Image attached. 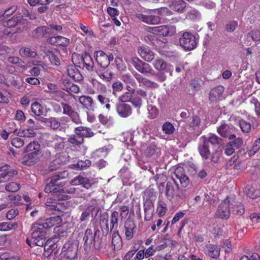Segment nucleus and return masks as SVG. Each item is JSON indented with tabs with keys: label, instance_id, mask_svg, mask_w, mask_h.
<instances>
[{
	"label": "nucleus",
	"instance_id": "13",
	"mask_svg": "<svg viewBox=\"0 0 260 260\" xmlns=\"http://www.w3.org/2000/svg\"><path fill=\"white\" fill-rule=\"evenodd\" d=\"M101 234V232L99 230L97 229L94 231V233L93 234L91 229H87L85 231L83 241H84V245L87 247H90L93 242L95 243L96 239H98Z\"/></svg>",
	"mask_w": 260,
	"mask_h": 260
},
{
	"label": "nucleus",
	"instance_id": "44",
	"mask_svg": "<svg viewBox=\"0 0 260 260\" xmlns=\"http://www.w3.org/2000/svg\"><path fill=\"white\" fill-rule=\"evenodd\" d=\"M60 203L56 202V199L52 200L51 198L47 199L45 204L48 210H58L59 209Z\"/></svg>",
	"mask_w": 260,
	"mask_h": 260
},
{
	"label": "nucleus",
	"instance_id": "62",
	"mask_svg": "<svg viewBox=\"0 0 260 260\" xmlns=\"http://www.w3.org/2000/svg\"><path fill=\"white\" fill-rule=\"evenodd\" d=\"M148 117L151 119H154L156 118L158 114V110L154 106L148 105Z\"/></svg>",
	"mask_w": 260,
	"mask_h": 260
},
{
	"label": "nucleus",
	"instance_id": "42",
	"mask_svg": "<svg viewBox=\"0 0 260 260\" xmlns=\"http://www.w3.org/2000/svg\"><path fill=\"white\" fill-rule=\"evenodd\" d=\"M128 91L124 92L122 95L119 97V101L122 102H127L132 100V93L134 92L135 89H133L129 85H126Z\"/></svg>",
	"mask_w": 260,
	"mask_h": 260
},
{
	"label": "nucleus",
	"instance_id": "30",
	"mask_svg": "<svg viewBox=\"0 0 260 260\" xmlns=\"http://www.w3.org/2000/svg\"><path fill=\"white\" fill-rule=\"evenodd\" d=\"M224 91V87L222 86H218L213 88L209 93V99L210 101L214 102L218 100Z\"/></svg>",
	"mask_w": 260,
	"mask_h": 260
},
{
	"label": "nucleus",
	"instance_id": "3",
	"mask_svg": "<svg viewBox=\"0 0 260 260\" xmlns=\"http://www.w3.org/2000/svg\"><path fill=\"white\" fill-rule=\"evenodd\" d=\"M175 178L178 179L182 187H186L189 183L188 177L185 175L183 168L181 167L176 168L174 171V176L172 177L173 181L167 183L165 190V196L170 201L175 198L178 197L181 199L185 197V194L179 190V187Z\"/></svg>",
	"mask_w": 260,
	"mask_h": 260
},
{
	"label": "nucleus",
	"instance_id": "4",
	"mask_svg": "<svg viewBox=\"0 0 260 260\" xmlns=\"http://www.w3.org/2000/svg\"><path fill=\"white\" fill-rule=\"evenodd\" d=\"M46 230L42 226L40 222L34 224L31 228V240L27 239L26 242L30 246H43L46 243Z\"/></svg>",
	"mask_w": 260,
	"mask_h": 260
},
{
	"label": "nucleus",
	"instance_id": "19",
	"mask_svg": "<svg viewBox=\"0 0 260 260\" xmlns=\"http://www.w3.org/2000/svg\"><path fill=\"white\" fill-rule=\"evenodd\" d=\"M65 139L57 135H52L48 138L49 145L54 147L55 149H61L65 146Z\"/></svg>",
	"mask_w": 260,
	"mask_h": 260
},
{
	"label": "nucleus",
	"instance_id": "53",
	"mask_svg": "<svg viewBox=\"0 0 260 260\" xmlns=\"http://www.w3.org/2000/svg\"><path fill=\"white\" fill-rule=\"evenodd\" d=\"M40 150V145L37 141H32L30 142L26 146L25 152H39Z\"/></svg>",
	"mask_w": 260,
	"mask_h": 260
},
{
	"label": "nucleus",
	"instance_id": "36",
	"mask_svg": "<svg viewBox=\"0 0 260 260\" xmlns=\"http://www.w3.org/2000/svg\"><path fill=\"white\" fill-rule=\"evenodd\" d=\"M122 239L118 232H114L112 236V246L114 250H119L122 247Z\"/></svg>",
	"mask_w": 260,
	"mask_h": 260
},
{
	"label": "nucleus",
	"instance_id": "48",
	"mask_svg": "<svg viewBox=\"0 0 260 260\" xmlns=\"http://www.w3.org/2000/svg\"><path fill=\"white\" fill-rule=\"evenodd\" d=\"M19 53L22 56L31 58H35L37 56V53L29 47H22Z\"/></svg>",
	"mask_w": 260,
	"mask_h": 260
},
{
	"label": "nucleus",
	"instance_id": "26",
	"mask_svg": "<svg viewBox=\"0 0 260 260\" xmlns=\"http://www.w3.org/2000/svg\"><path fill=\"white\" fill-rule=\"evenodd\" d=\"M78 101L88 109L93 110L95 106V104L93 99L89 96H80L78 98Z\"/></svg>",
	"mask_w": 260,
	"mask_h": 260
},
{
	"label": "nucleus",
	"instance_id": "18",
	"mask_svg": "<svg viewBox=\"0 0 260 260\" xmlns=\"http://www.w3.org/2000/svg\"><path fill=\"white\" fill-rule=\"evenodd\" d=\"M94 57L98 64L101 68H106L109 66L108 55L104 51L99 50L94 52Z\"/></svg>",
	"mask_w": 260,
	"mask_h": 260
},
{
	"label": "nucleus",
	"instance_id": "45",
	"mask_svg": "<svg viewBox=\"0 0 260 260\" xmlns=\"http://www.w3.org/2000/svg\"><path fill=\"white\" fill-rule=\"evenodd\" d=\"M43 121L45 122L47 125L49 126L53 129H57L60 126V122L55 118H44Z\"/></svg>",
	"mask_w": 260,
	"mask_h": 260
},
{
	"label": "nucleus",
	"instance_id": "15",
	"mask_svg": "<svg viewBox=\"0 0 260 260\" xmlns=\"http://www.w3.org/2000/svg\"><path fill=\"white\" fill-rule=\"evenodd\" d=\"M235 130V127L232 125L222 124L217 128V132L222 137L228 138L229 139H234L236 138V136L233 134Z\"/></svg>",
	"mask_w": 260,
	"mask_h": 260
},
{
	"label": "nucleus",
	"instance_id": "6",
	"mask_svg": "<svg viewBox=\"0 0 260 260\" xmlns=\"http://www.w3.org/2000/svg\"><path fill=\"white\" fill-rule=\"evenodd\" d=\"M69 175L67 171L58 172L53 175L51 178L50 182L45 187L44 191L46 193L53 192L56 193L58 191L56 190V186L59 187L64 185V183L59 181L61 179L67 178Z\"/></svg>",
	"mask_w": 260,
	"mask_h": 260
},
{
	"label": "nucleus",
	"instance_id": "31",
	"mask_svg": "<svg viewBox=\"0 0 260 260\" xmlns=\"http://www.w3.org/2000/svg\"><path fill=\"white\" fill-rule=\"evenodd\" d=\"M8 168L2 169V171H4V172L0 174V183L6 182L17 174L16 171L8 170Z\"/></svg>",
	"mask_w": 260,
	"mask_h": 260
},
{
	"label": "nucleus",
	"instance_id": "41",
	"mask_svg": "<svg viewBox=\"0 0 260 260\" xmlns=\"http://www.w3.org/2000/svg\"><path fill=\"white\" fill-rule=\"evenodd\" d=\"M190 125L194 129L197 128L204 129L205 127V125L201 121V118L197 115L192 117V120L190 123Z\"/></svg>",
	"mask_w": 260,
	"mask_h": 260
},
{
	"label": "nucleus",
	"instance_id": "51",
	"mask_svg": "<svg viewBox=\"0 0 260 260\" xmlns=\"http://www.w3.org/2000/svg\"><path fill=\"white\" fill-rule=\"evenodd\" d=\"M8 60L9 62L14 64L22 69H27L25 62L17 57H10Z\"/></svg>",
	"mask_w": 260,
	"mask_h": 260
},
{
	"label": "nucleus",
	"instance_id": "23",
	"mask_svg": "<svg viewBox=\"0 0 260 260\" xmlns=\"http://www.w3.org/2000/svg\"><path fill=\"white\" fill-rule=\"evenodd\" d=\"M117 111L121 117H127L132 113L131 106L127 104H120L117 106Z\"/></svg>",
	"mask_w": 260,
	"mask_h": 260
},
{
	"label": "nucleus",
	"instance_id": "22",
	"mask_svg": "<svg viewBox=\"0 0 260 260\" xmlns=\"http://www.w3.org/2000/svg\"><path fill=\"white\" fill-rule=\"evenodd\" d=\"M48 41L52 45L66 47L69 44L70 40L64 37L58 36L49 38Z\"/></svg>",
	"mask_w": 260,
	"mask_h": 260
},
{
	"label": "nucleus",
	"instance_id": "2",
	"mask_svg": "<svg viewBox=\"0 0 260 260\" xmlns=\"http://www.w3.org/2000/svg\"><path fill=\"white\" fill-rule=\"evenodd\" d=\"M0 23V55L10 52V49L2 44L5 36L14 33L9 30L12 27H16L17 31L23 30L27 28V21L21 16L13 17L7 21H1Z\"/></svg>",
	"mask_w": 260,
	"mask_h": 260
},
{
	"label": "nucleus",
	"instance_id": "38",
	"mask_svg": "<svg viewBox=\"0 0 260 260\" xmlns=\"http://www.w3.org/2000/svg\"><path fill=\"white\" fill-rule=\"evenodd\" d=\"M136 69L139 72L143 74H152L154 75V72L151 67V66L147 63H145L143 61L141 63L137 66Z\"/></svg>",
	"mask_w": 260,
	"mask_h": 260
},
{
	"label": "nucleus",
	"instance_id": "49",
	"mask_svg": "<svg viewBox=\"0 0 260 260\" xmlns=\"http://www.w3.org/2000/svg\"><path fill=\"white\" fill-rule=\"evenodd\" d=\"M96 99L101 105H104L106 108L108 110L110 109L111 105L109 104L110 100L106 96V94L100 93L97 96Z\"/></svg>",
	"mask_w": 260,
	"mask_h": 260
},
{
	"label": "nucleus",
	"instance_id": "10",
	"mask_svg": "<svg viewBox=\"0 0 260 260\" xmlns=\"http://www.w3.org/2000/svg\"><path fill=\"white\" fill-rule=\"evenodd\" d=\"M155 69L158 72L168 73L172 76L174 67L172 65L165 61L162 59L156 58L153 62Z\"/></svg>",
	"mask_w": 260,
	"mask_h": 260
},
{
	"label": "nucleus",
	"instance_id": "33",
	"mask_svg": "<svg viewBox=\"0 0 260 260\" xmlns=\"http://www.w3.org/2000/svg\"><path fill=\"white\" fill-rule=\"evenodd\" d=\"M24 157L23 163L26 165H31L36 164L38 160V152H29Z\"/></svg>",
	"mask_w": 260,
	"mask_h": 260
},
{
	"label": "nucleus",
	"instance_id": "12",
	"mask_svg": "<svg viewBox=\"0 0 260 260\" xmlns=\"http://www.w3.org/2000/svg\"><path fill=\"white\" fill-rule=\"evenodd\" d=\"M84 139L79 135H71L68 139V141L73 145V146L77 147L76 149L82 154H85L87 147L83 144Z\"/></svg>",
	"mask_w": 260,
	"mask_h": 260
},
{
	"label": "nucleus",
	"instance_id": "40",
	"mask_svg": "<svg viewBox=\"0 0 260 260\" xmlns=\"http://www.w3.org/2000/svg\"><path fill=\"white\" fill-rule=\"evenodd\" d=\"M200 12L194 8H190L187 11L186 18L192 21H197L201 18Z\"/></svg>",
	"mask_w": 260,
	"mask_h": 260
},
{
	"label": "nucleus",
	"instance_id": "39",
	"mask_svg": "<svg viewBox=\"0 0 260 260\" xmlns=\"http://www.w3.org/2000/svg\"><path fill=\"white\" fill-rule=\"evenodd\" d=\"M43 58L46 62H47L46 59H48L52 64L58 66L60 63L59 59L51 51H48L46 53V55L43 57Z\"/></svg>",
	"mask_w": 260,
	"mask_h": 260
},
{
	"label": "nucleus",
	"instance_id": "64",
	"mask_svg": "<svg viewBox=\"0 0 260 260\" xmlns=\"http://www.w3.org/2000/svg\"><path fill=\"white\" fill-rule=\"evenodd\" d=\"M162 129L166 134H171L174 133L175 130L173 124L169 122H165L163 124Z\"/></svg>",
	"mask_w": 260,
	"mask_h": 260
},
{
	"label": "nucleus",
	"instance_id": "1",
	"mask_svg": "<svg viewBox=\"0 0 260 260\" xmlns=\"http://www.w3.org/2000/svg\"><path fill=\"white\" fill-rule=\"evenodd\" d=\"M221 141L220 138L213 134L201 137L198 151L202 157L205 159H210L214 163L217 162L220 153L215 148Z\"/></svg>",
	"mask_w": 260,
	"mask_h": 260
},
{
	"label": "nucleus",
	"instance_id": "9",
	"mask_svg": "<svg viewBox=\"0 0 260 260\" xmlns=\"http://www.w3.org/2000/svg\"><path fill=\"white\" fill-rule=\"evenodd\" d=\"M232 205L228 198L225 199L219 206L216 212V217L225 219L229 218L231 213V205Z\"/></svg>",
	"mask_w": 260,
	"mask_h": 260
},
{
	"label": "nucleus",
	"instance_id": "57",
	"mask_svg": "<svg viewBox=\"0 0 260 260\" xmlns=\"http://www.w3.org/2000/svg\"><path fill=\"white\" fill-rule=\"evenodd\" d=\"M154 12H156L159 16H170L173 14L172 12L166 7H161L159 9H154Z\"/></svg>",
	"mask_w": 260,
	"mask_h": 260
},
{
	"label": "nucleus",
	"instance_id": "21",
	"mask_svg": "<svg viewBox=\"0 0 260 260\" xmlns=\"http://www.w3.org/2000/svg\"><path fill=\"white\" fill-rule=\"evenodd\" d=\"M70 183L72 185H82L83 187L87 189L89 188L92 186V183L90 182V180L88 178L83 177L81 175H79L74 178L71 181Z\"/></svg>",
	"mask_w": 260,
	"mask_h": 260
},
{
	"label": "nucleus",
	"instance_id": "46",
	"mask_svg": "<svg viewBox=\"0 0 260 260\" xmlns=\"http://www.w3.org/2000/svg\"><path fill=\"white\" fill-rule=\"evenodd\" d=\"M17 135L21 137L33 138L36 136V133L32 128H28L19 131Z\"/></svg>",
	"mask_w": 260,
	"mask_h": 260
},
{
	"label": "nucleus",
	"instance_id": "8",
	"mask_svg": "<svg viewBox=\"0 0 260 260\" xmlns=\"http://www.w3.org/2000/svg\"><path fill=\"white\" fill-rule=\"evenodd\" d=\"M154 9L150 10L148 15L136 14V17L140 21L148 24H157L161 22V18L158 16L156 12H153Z\"/></svg>",
	"mask_w": 260,
	"mask_h": 260
},
{
	"label": "nucleus",
	"instance_id": "20",
	"mask_svg": "<svg viewBox=\"0 0 260 260\" xmlns=\"http://www.w3.org/2000/svg\"><path fill=\"white\" fill-rule=\"evenodd\" d=\"M141 57L148 62L152 61L154 58V53L146 46H142L138 49Z\"/></svg>",
	"mask_w": 260,
	"mask_h": 260
},
{
	"label": "nucleus",
	"instance_id": "58",
	"mask_svg": "<svg viewBox=\"0 0 260 260\" xmlns=\"http://www.w3.org/2000/svg\"><path fill=\"white\" fill-rule=\"evenodd\" d=\"M63 89L68 92L75 93H77L80 91V88L78 86L71 82L67 83V85H65Z\"/></svg>",
	"mask_w": 260,
	"mask_h": 260
},
{
	"label": "nucleus",
	"instance_id": "59",
	"mask_svg": "<svg viewBox=\"0 0 260 260\" xmlns=\"http://www.w3.org/2000/svg\"><path fill=\"white\" fill-rule=\"evenodd\" d=\"M91 164V162L90 160L86 159L85 160H80L76 165H74L73 166L75 168L77 169L84 170L90 166Z\"/></svg>",
	"mask_w": 260,
	"mask_h": 260
},
{
	"label": "nucleus",
	"instance_id": "11",
	"mask_svg": "<svg viewBox=\"0 0 260 260\" xmlns=\"http://www.w3.org/2000/svg\"><path fill=\"white\" fill-rule=\"evenodd\" d=\"M77 248L78 246L76 244L67 242L63 246L61 253L67 259H74L76 256Z\"/></svg>",
	"mask_w": 260,
	"mask_h": 260
},
{
	"label": "nucleus",
	"instance_id": "52",
	"mask_svg": "<svg viewBox=\"0 0 260 260\" xmlns=\"http://www.w3.org/2000/svg\"><path fill=\"white\" fill-rule=\"evenodd\" d=\"M260 149V138L256 139L252 146L248 150L247 153L249 156L254 155Z\"/></svg>",
	"mask_w": 260,
	"mask_h": 260
},
{
	"label": "nucleus",
	"instance_id": "61",
	"mask_svg": "<svg viewBox=\"0 0 260 260\" xmlns=\"http://www.w3.org/2000/svg\"><path fill=\"white\" fill-rule=\"evenodd\" d=\"M118 216L119 213L117 211H114L112 213L110 218V228L111 230L114 227L117 226Z\"/></svg>",
	"mask_w": 260,
	"mask_h": 260
},
{
	"label": "nucleus",
	"instance_id": "37",
	"mask_svg": "<svg viewBox=\"0 0 260 260\" xmlns=\"http://www.w3.org/2000/svg\"><path fill=\"white\" fill-rule=\"evenodd\" d=\"M244 193L251 199L260 197V189H256L250 185L246 186L244 190Z\"/></svg>",
	"mask_w": 260,
	"mask_h": 260
},
{
	"label": "nucleus",
	"instance_id": "63",
	"mask_svg": "<svg viewBox=\"0 0 260 260\" xmlns=\"http://www.w3.org/2000/svg\"><path fill=\"white\" fill-rule=\"evenodd\" d=\"M247 38H251L254 41L260 40V30L258 29H253L247 35Z\"/></svg>",
	"mask_w": 260,
	"mask_h": 260
},
{
	"label": "nucleus",
	"instance_id": "50",
	"mask_svg": "<svg viewBox=\"0 0 260 260\" xmlns=\"http://www.w3.org/2000/svg\"><path fill=\"white\" fill-rule=\"evenodd\" d=\"M31 109L32 112L37 116L42 115L45 112L44 108L38 102H35L31 104Z\"/></svg>",
	"mask_w": 260,
	"mask_h": 260
},
{
	"label": "nucleus",
	"instance_id": "17",
	"mask_svg": "<svg viewBox=\"0 0 260 260\" xmlns=\"http://www.w3.org/2000/svg\"><path fill=\"white\" fill-rule=\"evenodd\" d=\"M134 77L139 83L140 86H144L148 88L153 89L157 88L159 87V85L157 83L143 77L142 75L137 73L134 74Z\"/></svg>",
	"mask_w": 260,
	"mask_h": 260
},
{
	"label": "nucleus",
	"instance_id": "14",
	"mask_svg": "<svg viewBox=\"0 0 260 260\" xmlns=\"http://www.w3.org/2000/svg\"><path fill=\"white\" fill-rule=\"evenodd\" d=\"M61 106L63 114L69 116L75 123L77 124L81 123V120L79 118L78 114L73 110L70 105L66 103H62Z\"/></svg>",
	"mask_w": 260,
	"mask_h": 260
},
{
	"label": "nucleus",
	"instance_id": "47",
	"mask_svg": "<svg viewBox=\"0 0 260 260\" xmlns=\"http://www.w3.org/2000/svg\"><path fill=\"white\" fill-rule=\"evenodd\" d=\"M81 61L83 64L82 68H85L88 71L92 69L93 63L90 55L85 54L84 56H82Z\"/></svg>",
	"mask_w": 260,
	"mask_h": 260
},
{
	"label": "nucleus",
	"instance_id": "55",
	"mask_svg": "<svg viewBox=\"0 0 260 260\" xmlns=\"http://www.w3.org/2000/svg\"><path fill=\"white\" fill-rule=\"evenodd\" d=\"M63 164L62 160L60 158H56L49 165V169L50 171H54L60 168Z\"/></svg>",
	"mask_w": 260,
	"mask_h": 260
},
{
	"label": "nucleus",
	"instance_id": "5",
	"mask_svg": "<svg viewBox=\"0 0 260 260\" xmlns=\"http://www.w3.org/2000/svg\"><path fill=\"white\" fill-rule=\"evenodd\" d=\"M179 41L180 45L184 50H192L197 47L199 42V35L184 31L183 32Z\"/></svg>",
	"mask_w": 260,
	"mask_h": 260
},
{
	"label": "nucleus",
	"instance_id": "27",
	"mask_svg": "<svg viewBox=\"0 0 260 260\" xmlns=\"http://www.w3.org/2000/svg\"><path fill=\"white\" fill-rule=\"evenodd\" d=\"M67 71L68 75L75 81H80L82 80L83 76L76 67L73 66H68Z\"/></svg>",
	"mask_w": 260,
	"mask_h": 260
},
{
	"label": "nucleus",
	"instance_id": "56",
	"mask_svg": "<svg viewBox=\"0 0 260 260\" xmlns=\"http://www.w3.org/2000/svg\"><path fill=\"white\" fill-rule=\"evenodd\" d=\"M109 150V149L106 147L101 148L93 153V157L95 158L105 157L107 155Z\"/></svg>",
	"mask_w": 260,
	"mask_h": 260
},
{
	"label": "nucleus",
	"instance_id": "60",
	"mask_svg": "<svg viewBox=\"0 0 260 260\" xmlns=\"http://www.w3.org/2000/svg\"><path fill=\"white\" fill-rule=\"evenodd\" d=\"M20 188V184L14 182L7 184L5 187V189L7 191L11 192L17 191Z\"/></svg>",
	"mask_w": 260,
	"mask_h": 260
},
{
	"label": "nucleus",
	"instance_id": "16",
	"mask_svg": "<svg viewBox=\"0 0 260 260\" xmlns=\"http://www.w3.org/2000/svg\"><path fill=\"white\" fill-rule=\"evenodd\" d=\"M62 221V218L59 216H55L46 218L44 220H40L37 221L40 222L42 226H43L46 230L47 229L52 228L53 226H57Z\"/></svg>",
	"mask_w": 260,
	"mask_h": 260
},
{
	"label": "nucleus",
	"instance_id": "43",
	"mask_svg": "<svg viewBox=\"0 0 260 260\" xmlns=\"http://www.w3.org/2000/svg\"><path fill=\"white\" fill-rule=\"evenodd\" d=\"M167 211V204L162 200L159 198L157 202L156 212L159 217L163 216Z\"/></svg>",
	"mask_w": 260,
	"mask_h": 260
},
{
	"label": "nucleus",
	"instance_id": "54",
	"mask_svg": "<svg viewBox=\"0 0 260 260\" xmlns=\"http://www.w3.org/2000/svg\"><path fill=\"white\" fill-rule=\"evenodd\" d=\"M121 79L122 81L127 84V85H129L131 87H135L137 85L135 80L129 73L123 75Z\"/></svg>",
	"mask_w": 260,
	"mask_h": 260
},
{
	"label": "nucleus",
	"instance_id": "34",
	"mask_svg": "<svg viewBox=\"0 0 260 260\" xmlns=\"http://www.w3.org/2000/svg\"><path fill=\"white\" fill-rule=\"evenodd\" d=\"M40 61L38 60H32L28 62L29 67L34 66L29 72L33 76H38L40 74V67H43V64Z\"/></svg>",
	"mask_w": 260,
	"mask_h": 260
},
{
	"label": "nucleus",
	"instance_id": "28",
	"mask_svg": "<svg viewBox=\"0 0 260 260\" xmlns=\"http://www.w3.org/2000/svg\"><path fill=\"white\" fill-rule=\"evenodd\" d=\"M205 253L212 258H217L220 254V248L217 245L209 244L206 247Z\"/></svg>",
	"mask_w": 260,
	"mask_h": 260
},
{
	"label": "nucleus",
	"instance_id": "29",
	"mask_svg": "<svg viewBox=\"0 0 260 260\" xmlns=\"http://www.w3.org/2000/svg\"><path fill=\"white\" fill-rule=\"evenodd\" d=\"M75 133L77 135H79L82 138L84 137H91L94 135L90 128L82 126L76 127Z\"/></svg>",
	"mask_w": 260,
	"mask_h": 260
},
{
	"label": "nucleus",
	"instance_id": "7",
	"mask_svg": "<svg viewBox=\"0 0 260 260\" xmlns=\"http://www.w3.org/2000/svg\"><path fill=\"white\" fill-rule=\"evenodd\" d=\"M148 30L153 34H157L163 36H172L176 32V26L172 25L149 27Z\"/></svg>",
	"mask_w": 260,
	"mask_h": 260
},
{
	"label": "nucleus",
	"instance_id": "35",
	"mask_svg": "<svg viewBox=\"0 0 260 260\" xmlns=\"http://www.w3.org/2000/svg\"><path fill=\"white\" fill-rule=\"evenodd\" d=\"M96 73L99 77L106 81H110L112 78V74L106 68H100L97 69Z\"/></svg>",
	"mask_w": 260,
	"mask_h": 260
},
{
	"label": "nucleus",
	"instance_id": "25",
	"mask_svg": "<svg viewBox=\"0 0 260 260\" xmlns=\"http://www.w3.org/2000/svg\"><path fill=\"white\" fill-rule=\"evenodd\" d=\"M169 7L172 10L181 13L186 7V3L183 0H173L170 3Z\"/></svg>",
	"mask_w": 260,
	"mask_h": 260
},
{
	"label": "nucleus",
	"instance_id": "24",
	"mask_svg": "<svg viewBox=\"0 0 260 260\" xmlns=\"http://www.w3.org/2000/svg\"><path fill=\"white\" fill-rule=\"evenodd\" d=\"M136 228L135 224L133 220H127L124 225L125 237L126 240H129L134 237V230Z\"/></svg>",
	"mask_w": 260,
	"mask_h": 260
},
{
	"label": "nucleus",
	"instance_id": "32",
	"mask_svg": "<svg viewBox=\"0 0 260 260\" xmlns=\"http://www.w3.org/2000/svg\"><path fill=\"white\" fill-rule=\"evenodd\" d=\"M99 209L97 207L90 206L88 207L81 214L80 217V220L82 221H84L88 220L90 214L92 216H93V212H95V216L98 212Z\"/></svg>",
	"mask_w": 260,
	"mask_h": 260
}]
</instances>
